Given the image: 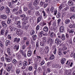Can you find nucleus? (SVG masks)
Masks as SVG:
<instances>
[{
  "label": "nucleus",
  "mask_w": 75,
  "mask_h": 75,
  "mask_svg": "<svg viewBox=\"0 0 75 75\" xmlns=\"http://www.w3.org/2000/svg\"><path fill=\"white\" fill-rule=\"evenodd\" d=\"M12 67H13L12 63H10L8 64L6 67V69L7 71V72H10V69L11 68H12Z\"/></svg>",
  "instance_id": "f257e3e1"
},
{
  "label": "nucleus",
  "mask_w": 75,
  "mask_h": 75,
  "mask_svg": "<svg viewBox=\"0 0 75 75\" xmlns=\"http://www.w3.org/2000/svg\"><path fill=\"white\" fill-rule=\"evenodd\" d=\"M69 27L70 28H75V23L74 21H72L70 22V24L68 25Z\"/></svg>",
  "instance_id": "f03ea898"
},
{
  "label": "nucleus",
  "mask_w": 75,
  "mask_h": 75,
  "mask_svg": "<svg viewBox=\"0 0 75 75\" xmlns=\"http://www.w3.org/2000/svg\"><path fill=\"white\" fill-rule=\"evenodd\" d=\"M40 4L41 6L44 7V8H46L48 6V3H45V2L41 1L40 3Z\"/></svg>",
  "instance_id": "7ed1b4c3"
},
{
  "label": "nucleus",
  "mask_w": 75,
  "mask_h": 75,
  "mask_svg": "<svg viewBox=\"0 0 75 75\" xmlns=\"http://www.w3.org/2000/svg\"><path fill=\"white\" fill-rule=\"evenodd\" d=\"M5 59L6 62H11L12 61L13 57H5Z\"/></svg>",
  "instance_id": "20e7f679"
},
{
  "label": "nucleus",
  "mask_w": 75,
  "mask_h": 75,
  "mask_svg": "<svg viewBox=\"0 0 75 75\" xmlns=\"http://www.w3.org/2000/svg\"><path fill=\"white\" fill-rule=\"evenodd\" d=\"M19 47H20L19 45L16 44L14 46L13 49H14L15 51H17L19 50Z\"/></svg>",
  "instance_id": "39448f33"
},
{
  "label": "nucleus",
  "mask_w": 75,
  "mask_h": 75,
  "mask_svg": "<svg viewBox=\"0 0 75 75\" xmlns=\"http://www.w3.org/2000/svg\"><path fill=\"white\" fill-rule=\"evenodd\" d=\"M7 52L8 54V56H11L12 55V53L11 52V50L9 48H8L7 49Z\"/></svg>",
  "instance_id": "423d86ee"
},
{
  "label": "nucleus",
  "mask_w": 75,
  "mask_h": 75,
  "mask_svg": "<svg viewBox=\"0 0 75 75\" xmlns=\"http://www.w3.org/2000/svg\"><path fill=\"white\" fill-rule=\"evenodd\" d=\"M28 18H23L22 19L23 23H24V24H27L28 23Z\"/></svg>",
  "instance_id": "0eeeda50"
},
{
  "label": "nucleus",
  "mask_w": 75,
  "mask_h": 75,
  "mask_svg": "<svg viewBox=\"0 0 75 75\" xmlns=\"http://www.w3.org/2000/svg\"><path fill=\"white\" fill-rule=\"evenodd\" d=\"M55 42L58 45H59L60 44V43H61V40L58 39H56L55 40Z\"/></svg>",
  "instance_id": "6e6552de"
},
{
  "label": "nucleus",
  "mask_w": 75,
  "mask_h": 75,
  "mask_svg": "<svg viewBox=\"0 0 75 75\" xmlns=\"http://www.w3.org/2000/svg\"><path fill=\"white\" fill-rule=\"evenodd\" d=\"M6 73V71L5 70H4L3 68H2L0 70V74H1V75H2V74H5Z\"/></svg>",
  "instance_id": "1a4fd4ad"
},
{
  "label": "nucleus",
  "mask_w": 75,
  "mask_h": 75,
  "mask_svg": "<svg viewBox=\"0 0 75 75\" xmlns=\"http://www.w3.org/2000/svg\"><path fill=\"white\" fill-rule=\"evenodd\" d=\"M1 24L3 27H7V24L6 23V21H2L1 22Z\"/></svg>",
  "instance_id": "9d476101"
},
{
  "label": "nucleus",
  "mask_w": 75,
  "mask_h": 75,
  "mask_svg": "<svg viewBox=\"0 0 75 75\" xmlns=\"http://www.w3.org/2000/svg\"><path fill=\"white\" fill-rule=\"evenodd\" d=\"M40 45L41 46V47H45L46 46V43L45 42H44L41 41L40 42Z\"/></svg>",
  "instance_id": "9b49d317"
},
{
  "label": "nucleus",
  "mask_w": 75,
  "mask_h": 75,
  "mask_svg": "<svg viewBox=\"0 0 75 75\" xmlns=\"http://www.w3.org/2000/svg\"><path fill=\"white\" fill-rule=\"evenodd\" d=\"M64 26H61L60 28L59 32L60 33H63L64 30Z\"/></svg>",
  "instance_id": "f8f14e48"
},
{
  "label": "nucleus",
  "mask_w": 75,
  "mask_h": 75,
  "mask_svg": "<svg viewBox=\"0 0 75 75\" xmlns=\"http://www.w3.org/2000/svg\"><path fill=\"white\" fill-rule=\"evenodd\" d=\"M20 38H15L14 40V42H16L17 43L19 42H20Z\"/></svg>",
  "instance_id": "ddd939ff"
},
{
  "label": "nucleus",
  "mask_w": 75,
  "mask_h": 75,
  "mask_svg": "<svg viewBox=\"0 0 75 75\" xmlns=\"http://www.w3.org/2000/svg\"><path fill=\"white\" fill-rule=\"evenodd\" d=\"M66 61V59L65 58H62L61 61V62L62 64H64Z\"/></svg>",
  "instance_id": "4468645a"
},
{
  "label": "nucleus",
  "mask_w": 75,
  "mask_h": 75,
  "mask_svg": "<svg viewBox=\"0 0 75 75\" xmlns=\"http://www.w3.org/2000/svg\"><path fill=\"white\" fill-rule=\"evenodd\" d=\"M68 4L70 6H72L74 5V2L71 0H70L68 2Z\"/></svg>",
  "instance_id": "2eb2a0df"
},
{
  "label": "nucleus",
  "mask_w": 75,
  "mask_h": 75,
  "mask_svg": "<svg viewBox=\"0 0 75 75\" xmlns=\"http://www.w3.org/2000/svg\"><path fill=\"white\" fill-rule=\"evenodd\" d=\"M32 55V52L31 50H29L28 51V54H27V56L28 57H31V55Z\"/></svg>",
  "instance_id": "dca6fc26"
},
{
  "label": "nucleus",
  "mask_w": 75,
  "mask_h": 75,
  "mask_svg": "<svg viewBox=\"0 0 75 75\" xmlns=\"http://www.w3.org/2000/svg\"><path fill=\"white\" fill-rule=\"evenodd\" d=\"M1 17L2 19H6L7 17V15H1Z\"/></svg>",
  "instance_id": "f3484780"
},
{
  "label": "nucleus",
  "mask_w": 75,
  "mask_h": 75,
  "mask_svg": "<svg viewBox=\"0 0 75 75\" xmlns=\"http://www.w3.org/2000/svg\"><path fill=\"white\" fill-rule=\"evenodd\" d=\"M49 30L48 28L46 26L44 27L43 29V30L45 32H48Z\"/></svg>",
  "instance_id": "a211bd4d"
},
{
  "label": "nucleus",
  "mask_w": 75,
  "mask_h": 75,
  "mask_svg": "<svg viewBox=\"0 0 75 75\" xmlns=\"http://www.w3.org/2000/svg\"><path fill=\"white\" fill-rule=\"evenodd\" d=\"M6 12L7 14H9V13L10 12V9L8 8V7H6Z\"/></svg>",
  "instance_id": "6ab92c4d"
},
{
  "label": "nucleus",
  "mask_w": 75,
  "mask_h": 75,
  "mask_svg": "<svg viewBox=\"0 0 75 75\" xmlns=\"http://www.w3.org/2000/svg\"><path fill=\"white\" fill-rule=\"evenodd\" d=\"M4 33H5V30H4V28H3L1 30L0 33H1V34L2 35H4Z\"/></svg>",
  "instance_id": "aec40b11"
},
{
  "label": "nucleus",
  "mask_w": 75,
  "mask_h": 75,
  "mask_svg": "<svg viewBox=\"0 0 75 75\" xmlns=\"http://www.w3.org/2000/svg\"><path fill=\"white\" fill-rule=\"evenodd\" d=\"M54 58H55L54 55L52 54L50 55L49 59H50V60H52V59H54Z\"/></svg>",
  "instance_id": "412c9836"
},
{
  "label": "nucleus",
  "mask_w": 75,
  "mask_h": 75,
  "mask_svg": "<svg viewBox=\"0 0 75 75\" xmlns=\"http://www.w3.org/2000/svg\"><path fill=\"white\" fill-rule=\"evenodd\" d=\"M36 57L37 58V59L38 61L39 62H41V57L37 55Z\"/></svg>",
  "instance_id": "4be33fe9"
},
{
  "label": "nucleus",
  "mask_w": 75,
  "mask_h": 75,
  "mask_svg": "<svg viewBox=\"0 0 75 75\" xmlns=\"http://www.w3.org/2000/svg\"><path fill=\"white\" fill-rule=\"evenodd\" d=\"M16 24V25H18V28H21V26L20 25L21 23H20V21L17 22Z\"/></svg>",
  "instance_id": "5701e85b"
},
{
  "label": "nucleus",
  "mask_w": 75,
  "mask_h": 75,
  "mask_svg": "<svg viewBox=\"0 0 75 75\" xmlns=\"http://www.w3.org/2000/svg\"><path fill=\"white\" fill-rule=\"evenodd\" d=\"M42 13L43 14V16L44 18L45 19L47 17V15L46 14V13L44 11L42 12Z\"/></svg>",
  "instance_id": "b1692460"
},
{
  "label": "nucleus",
  "mask_w": 75,
  "mask_h": 75,
  "mask_svg": "<svg viewBox=\"0 0 75 75\" xmlns=\"http://www.w3.org/2000/svg\"><path fill=\"white\" fill-rule=\"evenodd\" d=\"M37 35H35L33 36L32 38H33V40L34 41H35L37 39Z\"/></svg>",
  "instance_id": "393cba45"
},
{
  "label": "nucleus",
  "mask_w": 75,
  "mask_h": 75,
  "mask_svg": "<svg viewBox=\"0 0 75 75\" xmlns=\"http://www.w3.org/2000/svg\"><path fill=\"white\" fill-rule=\"evenodd\" d=\"M50 37L52 38L54 37V33L52 32H50Z\"/></svg>",
  "instance_id": "a878e982"
},
{
  "label": "nucleus",
  "mask_w": 75,
  "mask_h": 75,
  "mask_svg": "<svg viewBox=\"0 0 75 75\" xmlns=\"http://www.w3.org/2000/svg\"><path fill=\"white\" fill-rule=\"evenodd\" d=\"M18 64L19 67H21L23 65V62L21 61H20L18 63Z\"/></svg>",
  "instance_id": "bb28decb"
},
{
  "label": "nucleus",
  "mask_w": 75,
  "mask_h": 75,
  "mask_svg": "<svg viewBox=\"0 0 75 75\" xmlns=\"http://www.w3.org/2000/svg\"><path fill=\"white\" fill-rule=\"evenodd\" d=\"M34 33H35V31L34 30H32L30 33V35L31 36L33 35L34 34Z\"/></svg>",
  "instance_id": "cd10ccee"
},
{
  "label": "nucleus",
  "mask_w": 75,
  "mask_h": 75,
  "mask_svg": "<svg viewBox=\"0 0 75 75\" xmlns=\"http://www.w3.org/2000/svg\"><path fill=\"white\" fill-rule=\"evenodd\" d=\"M28 13L30 15H33V14H34L35 13V11H33V12L31 11H28Z\"/></svg>",
  "instance_id": "c85d7f7f"
},
{
  "label": "nucleus",
  "mask_w": 75,
  "mask_h": 75,
  "mask_svg": "<svg viewBox=\"0 0 75 75\" xmlns=\"http://www.w3.org/2000/svg\"><path fill=\"white\" fill-rule=\"evenodd\" d=\"M58 55L59 56L62 55V50L61 49H59L58 52Z\"/></svg>",
  "instance_id": "c756f323"
},
{
  "label": "nucleus",
  "mask_w": 75,
  "mask_h": 75,
  "mask_svg": "<svg viewBox=\"0 0 75 75\" xmlns=\"http://www.w3.org/2000/svg\"><path fill=\"white\" fill-rule=\"evenodd\" d=\"M16 71L17 75H18V74H20V69L18 68L16 69Z\"/></svg>",
  "instance_id": "7c9ffc66"
},
{
  "label": "nucleus",
  "mask_w": 75,
  "mask_h": 75,
  "mask_svg": "<svg viewBox=\"0 0 75 75\" xmlns=\"http://www.w3.org/2000/svg\"><path fill=\"white\" fill-rule=\"evenodd\" d=\"M70 23V20L69 19H67L65 21V23L67 24H68Z\"/></svg>",
  "instance_id": "2f4dec72"
},
{
  "label": "nucleus",
  "mask_w": 75,
  "mask_h": 75,
  "mask_svg": "<svg viewBox=\"0 0 75 75\" xmlns=\"http://www.w3.org/2000/svg\"><path fill=\"white\" fill-rule=\"evenodd\" d=\"M41 21V17H38L37 19V23H40Z\"/></svg>",
  "instance_id": "473e14b6"
},
{
  "label": "nucleus",
  "mask_w": 75,
  "mask_h": 75,
  "mask_svg": "<svg viewBox=\"0 0 75 75\" xmlns=\"http://www.w3.org/2000/svg\"><path fill=\"white\" fill-rule=\"evenodd\" d=\"M28 65V62L25 61H24L23 64V66H27Z\"/></svg>",
  "instance_id": "72a5a7b5"
},
{
  "label": "nucleus",
  "mask_w": 75,
  "mask_h": 75,
  "mask_svg": "<svg viewBox=\"0 0 75 75\" xmlns=\"http://www.w3.org/2000/svg\"><path fill=\"white\" fill-rule=\"evenodd\" d=\"M10 43V41L9 40H7L6 42V46H8V44Z\"/></svg>",
  "instance_id": "f704fd0d"
},
{
  "label": "nucleus",
  "mask_w": 75,
  "mask_h": 75,
  "mask_svg": "<svg viewBox=\"0 0 75 75\" xmlns=\"http://www.w3.org/2000/svg\"><path fill=\"white\" fill-rule=\"evenodd\" d=\"M22 27L23 29H25V30H27L28 29V26H26L25 25H23Z\"/></svg>",
  "instance_id": "c9c22d12"
},
{
  "label": "nucleus",
  "mask_w": 75,
  "mask_h": 75,
  "mask_svg": "<svg viewBox=\"0 0 75 75\" xmlns=\"http://www.w3.org/2000/svg\"><path fill=\"white\" fill-rule=\"evenodd\" d=\"M45 49L46 50V51L47 52V53H48L49 51V48H48V47L47 46H46L45 47Z\"/></svg>",
  "instance_id": "e433bc0d"
},
{
  "label": "nucleus",
  "mask_w": 75,
  "mask_h": 75,
  "mask_svg": "<svg viewBox=\"0 0 75 75\" xmlns=\"http://www.w3.org/2000/svg\"><path fill=\"white\" fill-rule=\"evenodd\" d=\"M61 16V13H60V12H58L57 15L56 16V17L57 18H59Z\"/></svg>",
  "instance_id": "4c0bfd02"
},
{
  "label": "nucleus",
  "mask_w": 75,
  "mask_h": 75,
  "mask_svg": "<svg viewBox=\"0 0 75 75\" xmlns=\"http://www.w3.org/2000/svg\"><path fill=\"white\" fill-rule=\"evenodd\" d=\"M74 31L73 29H70L69 30V33H71V34H73Z\"/></svg>",
  "instance_id": "58836bf2"
},
{
  "label": "nucleus",
  "mask_w": 75,
  "mask_h": 75,
  "mask_svg": "<svg viewBox=\"0 0 75 75\" xmlns=\"http://www.w3.org/2000/svg\"><path fill=\"white\" fill-rule=\"evenodd\" d=\"M61 39L63 41L65 40V35H62Z\"/></svg>",
  "instance_id": "ea45409f"
},
{
  "label": "nucleus",
  "mask_w": 75,
  "mask_h": 75,
  "mask_svg": "<svg viewBox=\"0 0 75 75\" xmlns=\"http://www.w3.org/2000/svg\"><path fill=\"white\" fill-rule=\"evenodd\" d=\"M5 9V7L4 6H1L0 8V11H2L3 10H4Z\"/></svg>",
  "instance_id": "a19ab883"
},
{
  "label": "nucleus",
  "mask_w": 75,
  "mask_h": 75,
  "mask_svg": "<svg viewBox=\"0 0 75 75\" xmlns=\"http://www.w3.org/2000/svg\"><path fill=\"white\" fill-rule=\"evenodd\" d=\"M20 17L22 18H28V17H26L25 16V15L24 14H23L21 15Z\"/></svg>",
  "instance_id": "79ce46f5"
},
{
  "label": "nucleus",
  "mask_w": 75,
  "mask_h": 75,
  "mask_svg": "<svg viewBox=\"0 0 75 75\" xmlns=\"http://www.w3.org/2000/svg\"><path fill=\"white\" fill-rule=\"evenodd\" d=\"M30 44V42H29V41L27 40L26 42V46H29Z\"/></svg>",
  "instance_id": "37998d69"
},
{
  "label": "nucleus",
  "mask_w": 75,
  "mask_h": 75,
  "mask_svg": "<svg viewBox=\"0 0 75 75\" xmlns=\"http://www.w3.org/2000/svg\"><path fill=\"white\" fill-rule=\"evenodd\" d=\"M72 18L74 20L75 19V15H73L70 17V19H72Z\"/></svg>",
  "instance_id": "c03bdc74"
},
{
  "label": "nucleus",
  "mask_w": 75,
  "mask_h": 75,
  "mask_svg": "<svg viewBox=\"0 0 75 75\" xmlns=\"http://www.w3.org/2000/svg\"><path fill=\"white\" fill-rule=\"evenodd\" d=\"M28 70L30 71H31L33 70V67L30 66L28 67Z\"/></svg>",
  "instance_id": "a18cd8bd"
},
{
  "label": "nucleus",
  "mask_w": 75,
  "mask_h": 75,
  "mask_svg": "<svg viewBox=\"0 0 75 75\" xmlns=\"http://www.w3.org/2000/svg\"><path fill=\"white\" fill-rule=\"evenodd\" d=\"M11 21L10 19V18H8L7 21V23L8 24H10L11 23Z\"/></svg>",
  "instance_id": "49530a36"
},
{
  "label": "nucleus",
  "mask_w": 75,
  "mask_h": 75,
  "mask_svg": "<svg viewBox=\"0 0 75 75\" xmlns=\"http://www.w3.org/2000/svg\"><path fill=\"white\" fill-rule=\"evenodd\" d=\"M40 29V25H37L36 28V31H38Z\"/></svg>",
  "instance_id": "de8ad7c7"
},
{
  "label": "nucleus",
  "mask_w": 75,
  "mask_h": 75,
  "mask_svg": "<svg viewBox=\"0 0 75 75\" xmlns=\"http://www.w3.org/2000/svg\"><path fill=\"white\" fill-rule=\"evenodd\" d=\"M59 64H55L53 65L54 67H55V68H59Z\"/></svg>",
  "instance_id": "09e8293b"
},
{
  "label": "nucleus",
  "mask_w": 75,
  "mask_h": 75,
  "mask_svg": "<svg viewBox=\"0 0 75 75\" xmlns=\"http://www.w3.org/2000/svg\"><path fill=\"white\" fill-rule=\"evenodd\" d=\"M17 0H12V2L13 4H14V3H17Z\"/></svg>",
  "instance_id": "8fccbe9b"
},
{
  "label": "nucleus",
  "mask_w": 75,
  "mask_h": 75,
  "mask_svg": "<svg viewBox=\"0 0 75 75\" xmlns=\"http://www.w3.org/2000/svg\"><path fill=\"white\" fill-rule=\"evenodd\" d=\"M51 71V69L49 68H47L46 70V73L50 72Z\"/></svg>",
  "instance_id": "3c124183"
},
{
  "label": "nucleus",
  "mask_w": 75,
  "mask_h": 75,
  "mask_svg": "<svg viewBox=\"0 0 75 75\" xmlns=\"http://www.w3.org/2000/svg\"><path fill=\"white\" fill-rule=\"evenodd\" d=\"M23 56H24L25 58H26L27 57V56L26 55V53H25V52H24L22 53V54Z\"/></svg>",
  "instance_id": "603ef678"
},
{
  "label": "nucleus",
  "mask_w": 75,
  "mask_h": 75,
  "mask_svg": "<svg viewBox=\"0 0 75 75\" xmlns=\"http://www.w3.org/2000/svg\"><path fill=\"white\" fill-rule=\"evenodd\" d=\"M50 11H52V12H53V11H54V8L52 6L51 8H50Z\"/></svg>",
  "instance_id": "864d4df0"
},
{
  "label": "nucleus",
  "mask_w": 75,
  "mask_h": 75,
  "mask_svg": "<svg viewBox=\"0 0 75 75\" xmlns=\"http://www.w3.org/2000/svg\"><path fill=\"white\" fill-rule=\"evenodd\" d=\"M42 40L43 41H42V42H46V38L45 37H44L43 38H42Z\"/></svg>",
  "instance_id": "5fc2aeb1"
},
{
  "label": "nucleus",
  "mask_w": 75,
  "mask_h": 75,
  "mask_svg": "<svg viewBox=\"0 0 75 75\" xmlns=\"http://www.w3.org/2000/svg\"><path fill=\"white\" fill-rule=\"evenodd\" d=\"M62 8V5H60L59 7V9L60 10Z\"/></svg>",
  "instance_id": "6e6d98bb"
},
{
  "label": "nucleus",
  "mask_w": 75,
  "mask_h": 75,
  "mask_svg": "<svg viewBox=\"0 0 75 75\" xmlns=\"http://www.w3.org/2000/svg\"><path fill=\"white\" fill-rule=\"evenodd\" d=\"M60 22H61V19H59L57 20V24L58 25H59V24Z\"/></svg>",
  "instance_id": "4d7b16f0"
},
{
  "label": "nucleus",
  "mask_w": 75,
  "mask_h": 75,
  "mask_svg": "<svg viewBox=\"0 0 75 75\" xmlns=\"http://www.w3.org/2000/svg\"><path fill=\"white\" fill-rule=\"evenodd\" d=\"M51 62H48L47 63V66H51Z\"/></svg>",
  "instance_id": "13d9d810"
},
{
  "label": "nucleus",
  "mask_w": 75,
  "mask_h": 75,
  "mask_svg": "<svg viewBox=\"0 0 75 75\" xmlns=\"http://www.w3.org/2000/svg\"><path fill=\"white\" fill-rule=\"evenodd\" d=\"M23 41H27V40H28V38L26 37H25L23 38Z\"/></svg>",
  "instance_id": "bf43d9fd"
},
{
  "label": "nucleus",
  "mask_w": 75,
  "mask_h": 75,
  "mask_svg": "<svg viewBox=\"0 0 75 75\" xmlns=\"http://www.w3.org/2000/svg\"><path fill=\"white\" fill-rule=\"evenodd\" d=\"M18 10V9L17 8H14L13 10V12H16V11H17V10Z\"/></svg>",
  "instance_id": "052dcab7"
},
{
  "label": "nucleus",
  "mask_w": 75,
  "mask_h": 75,
  "mask_svg": "<svg viewBox=\"0 0 75 75\" xmlns=\"http://www.w3.org/2000/svg\"><path fill=\"white\" fill-rule=\"evenodd\" d=\"M1 60L2 62H4L5 60V59H4V57H1Z\"/></svg>",
  "instance_id": "680f3d73"
},
{
  "label": "nucleus",
  "mask_w": 75,
  "mask_h": 75,
  "mask_svg": "<svg viewBox=\"0 0 75 75\" xmlns=\"http://www.w3.org/2000/svg\"><path fill=\"white\" fill-rule=\"evenodd\" d=\"M40 64L41 65H44V64H45V62L43 60L41 62Z\"/></svg>",
  "instance_id": "e2e57ef3"
},
{
  "label": "nucleus",
  "mask_w": 75,
  "mask_h": 75,
  "mask_svg": "<svg viewBox=\"0 0 75 75\" xmlns=\"http://www.w3.org/2000/svg\"><path fill=\"white\" fill-rule=\"evenodd\" d=\"M40 71H41V68L39 67L38 69V72L40 73Z\"/></svg>",
  "instance_id": "0e129e2a"
},
{
  "label": "nucleus",
  "mask_w": 75,
  "mask_h": 75,
  "mask_svg": "<svg viewBox=\"0 0 75 75\" xmlns=\"http://www.w3.org/2000/svg\"><path fill=\"white\" fill-rule=\"evenodd\" d=\"M40 13H39V12L38 11H36L35 13V15L36 16H38Z\"/></svg>",
  "instance_id": "69168bd1"
},
{
  "label": "nucleus",
  "mask_w": 75,
  "mask_h": 75,
  "mask_svg": "<svg viewBox=\"0 0 75 75\" xmlns=\"http://www.w3.org/2000/svg\"><path fill=\"white\" fill-rule=\"evenodd\" d=\"M12 63L13 64H16V60L15 59H13L12 61Z\"/></svg>",
  "instance_id": "338daca9"
},
{
  "label": "nucleus",
  "mask_w": 75,
  "mask_h": 75,
  "mask_svg": "<svg viewBox=\"0 0 75 75\" xmlns=\"http://www.w3.org/2000/svg\"><path fill=\"white\" fill-rule=\"evenodd\" d=\"M72 11H73V12H75V7H73L72 8Z\"/></svg>",
  "instance_id": "774afa93"
}]
</instances>
